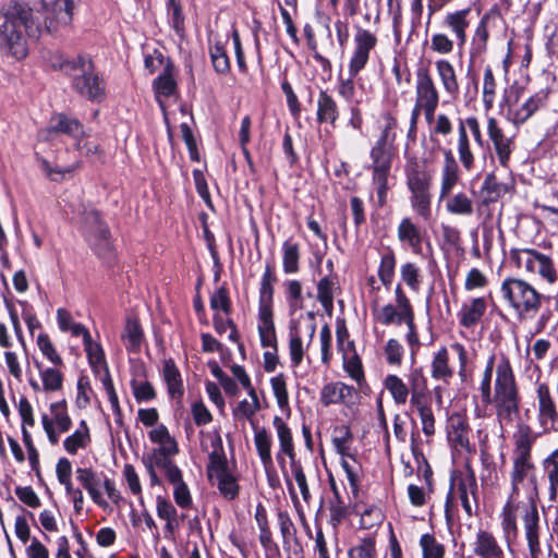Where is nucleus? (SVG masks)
<instances>
[{"label": "nucleus", "mask_w": 558, "mask_h": 558, "mask_svg": "<svg viewBox=\"0 0 558 558\" xmlns=\"http://www.w3.org/2000/svg\"><path fill=\"white\" fill-rule=\"evenodd\" d=\"M535 438L529 426L520 428L514 435L509 471L510 494L508 504L524 497L530 505L537 497L536 465L532 454Z\"/></svg>", "instance_id": "obj_1"}, {"label": "nucleus", "mask_w": 558, "mask_h": 558, "mask_svg": "<svg viewBox=\"0 0 558 558\" xmlns=\"http://www.w3.org/2000/svg\"><path fill=\"white\" fill-rule=\"evenodd\" d=\"M22 27L31 37H39L41 34V27L34 21L32 10L14 2L8 7L4 22L0 25V50L14 59H22L27 54Z\"/></svg>", "instance_id": "obj_2"}, {"label": "nucleus", "mask_w": 558, "mask_h": 558, "mask_svg": "<svg viewBox=\"0 0 558 558\" xmlns=\"http://www.w3.org/2000/svg\"><path fill=\"white\" fill-rule=\"evenodd\" d=\"M496 416L500 425H510L519 415L520 396L514 374L508 359L502 357L496 367L494 395Z\"/></svg>", "instance_id": "obj_3"}, {"label": "nucleus", "mask_w": 558, "mask_h": 558, "mask_svg": "<svg viewBox=\"0 0 558 558\" xmlns=\"http://www.w3.org/2000/svg\"><path fill=\"white\" fill-rule=\"evenodd\" d=\"M59 69L70 77L71 86L81 96L92 101L104 98V82L95 72L94 63L88 56L63 60L59 63Z\"/></svg>", "instance_id": "obj_4"}, {"label": "nucleus", "mask_w": 558, "mask_h": 558, "mask_svg": "<svg viewBox=\"0 0 558 558\" xmlns=\"http://www.w3.org/2000/svg\"><path fill=\"white\" fill-rule=\"evenodd\" d=\"M500 292L508 306L520 317H533L541 310L545 296L527 281L507 278L500 286Z\"/></svg>", "instance_id": "obj_5"}, {"label": "nucleus", "mask_w": 558, "mask_h": 558, "mask_svg": "<svg viewBox=\"0 0 558 558\" xmlns=\"http://www.w3.org/2000/svg\"><path fill=\"white\" fill-rule=\"evenodd\" d=\"M509 259L518 269L547 284H555L558 280L551 257L533 247H513L509 251Z\"/></svg>", "instance_id": "obj_6"}, {"label": "nucleus", "mask_w": 558, "mask_h": 558, "mask_svg": "<svg viewBox=\"0 0 558 558\" xmlns=\"http://www.w3.org/2000/svg\"><path fill=\"white\" fill-rule=\"evenodd\" d=\"M484 136L475 116L460 118L457 125L456 150L462 168L471 172L475 168L476 147L482 148Z\"/></svg>", "instance_id": "obj_7"}, {"label": "nucleus", "mask_w": 558, "mask_h": 558, "mask_svg": "<svg viewBox=\"0 0 558 558\" xmlns=\"http://www.w3.org/2000/svg\"><path fill=\"white\" fill-rule=\"evenodd\" d=\"M209 463L207 474L215 481L220 494L229 500L236 498L239 485L235 476L230 472L220 435L210 437Z\"/></svg>", "instance_id": "obj_8"}, {"label": "nucleus", "mask_w": 558, "mask_h": 558, "mask_svg": "<svg viewBox=\"0 0 558 558\" xmlns=\"http://www.w3.org/2000/svg\"><path fill=\"white\" fill-rule=\"evenodd\" d=\"M316 331L313 314H310V319L305 323L298 322L289 332V355L292 367H298L302 364L305 352L308 349Z\"/></svg>", "instance_id": "obj_9"}, {"label": "nucleus", "mask_w": 558, "mask_h": 558, "mask_svg": "<svg viewBox=\"0 0 558 558\" xmlns=\"http://www.w3.org/2000/svg\"><path fill=\"white\" fill-rule=\"evenodd\" d=\"M536 418L544 433L558 432V405L547 384L536 387Z\"/></svg>", "instance_id": "obj_10"}, {"label": "nucleus", "mask_w": 558, "mask_h": 558, "mask_svg": "<svg viewBox=\"0 0 558 558\" xmlns=\"http://www.w3.org/2000/svg\"><path fill=\"white\" fill-rule=\"evenodd\" d=\"M50 415L41 414L43 428L51 445L59 442L60 434L66 433L72 426V420L68 413L66 402H53L49 407Z\"/></svg>", "instance_id": "obj_11"}, {"label": "nucleus", "mask_w": 558, "mask_h": 558, "mask_svg": "<svg viewBox=\"0 0 558 558\" xmlns=\"http://www.w3.org/2000/svg\"><path fill=\"white\" fill-rule=\"evenodd\" d=\"M439 93L427 69H418L415 82V106L412 110L413 125L417 124L421 108L438 107Z\"/></svg>", "instance_id": "obj_12"}, {"label": "nucleus", "mask_w": 558, "mask_h": 558, "mask_svg": "<svg viewBox=\"0 0 558 558\" xmlns=\"http://www.w3.org/2000/svg\"><path fill=\"white\" fill-rule=\"evenodd\" d=\"M353 41L354 49L348 68L351 77H355L366 66L369 53L377 45V37L369 31L357 27Z\"/></svg>", "instance_id": "obj_13"}, {"label": "nucleus", "mask_w": 558, "mask_h": 558, "mask_svg": "<svg viewBox=\"0 0 558 558\" xmlns=\"http://www.w3.org/2000/svg\"><path fill=\"white\" fill-rule=\"evenodd\" d=\"M486 130L500 166L508 168L511 154L514 149L512 137L506 135L495 117L487 118Z\"/></svg>", "instance_id": "obj_14"}, {"label": "nucleus", "mask_w": 558, "mask_h": 558, "mask_svg": "<svg viewBox=\"0 0 558 558\" xmlns=\"http://www.w3.org/2000/svg\"><path fill=\"white\" fill-rule=\"evenodd\" d=\"M66 134L77 141L80 136H88L84 126L75 118H70L63 113L53 114L48 126L39 132L40 138L48 141L53 134Z\"/></svg>", "instance_id": "obj_15"}, {"label": "nucleus", "mask_w": 558, "mask_h": 558, "mask_svg": "<svg viewBox=\"0 0 558 558\" xmlns=\"http://www.w3.org/2000/svg\"><path fill=\"white\" fill-rule=\"evenodd\" d=\"M45 31L56 32L59 27L68 26L72 22L74 3L72 0H54L50 7L45 4Z\"/></svg>", "instance_id": "obj_16"}, {"label": "nucleus", "mask_w": 558, "mask_h": 558, "mask_svg": "<svg viewBox=\"0 0 558 558\" xmlns=\"http://www.w3.org/2000/svg\"><path fill=\"white\" fill-rule=\"evenodd\" d=\"M524 536L527 543L529 553L531 558H541V525L539 514L535 504L530 505L522 517Z\"/></svg>", "instance_id": "obj_17"}, {"label": "nucleus", "mask_w": 558, "mask_h": 558, "mask_svg": "<svg viewBox=\"0 0 558 558\" xmlns=\"http://www.w3.org/2000/svg\"><path fill=\"white\" fill-rule=\"evenodd\" d=\"M472 20V10L469 8L448 12L444 17L442 24L456 37L459 48H463L466 43V29Z\"/></svg>", "instance_id": "obj_18"}, {"label": "nucleus", "mask_w": 558, "mask_h": 558, "mask_svg": "<svg viewBox=\"0 0 558 558\" xmlns=\"http://www.w3.org/2000/svg\"><path fill=\"white\" fill-rule=\"evenodd\" d=\"M460 181L459 166L451 150L445 151V160L440 173L439 201L453 194V189Z\"/></svg>", "instance_id": "obj_19"}, {"label": "nucleus", "mask_w": 558, "mask_h": 558, "mask_svg": "<svg viewBox=\"0 0 558 558\" xmlns=\"http://www.w3.org/2000/svg\"><path fill=\"white\" fill-rule=\"evenodd\" d=\"M355 389L344 383L336 381L325 385L320 391V402L325 407L343 403L349 405L353 402Z\"/></svg>", "instance_id": "obj_20"}, {"label": "nucleus", "mask_w": 558, "mask_h": 558, "mask_svg": "<svg viewBox=\"0 0 558 558\" xmlns=\"http://www.w3.org/2000/svg\"><path fill=\"white\" fill-rule=\"evenodd\" d=\"M472 551L480 558H505L496 537L488 531L478 530L472 543Z\"/></svg>", "instance_id": "obj_21"}, {"label": "nucleus", "mask_w": 558, "mask_h": 558, "mask_svg": "<svg viewBox=\"0 0 558 558\" xmlns=\"http://www.w3.org/2000/svg\"><path fill=\"white\" fill-rule=\"evenodd\" d=\"M397 238L401 244L411 248L414 254L422 252L423 233L410 217L401 219L397 228Z\"/></svg>", "instance_id": "obj_22"}, {"label": "nucleus", "mask_w": 558, "mask_h": 558, "mask_svg": "<svg viewBox=\"0 0 558 558\" xmlns=\"http://www.w3.org/2000/svg\"><path fill=\"white\" fill-rule=\"evenodd\" d=\"M407 186L410 190L430 189L433 175L423 162L411 159L405 166Z\"/></svg>", "instance_id": "obj_23"}, {"label": "nucleus", "mask_w": 558, "mask_h": 558, "mask_svg": "<svg viewBox=\"0 0 558 558\" xmlns=\"http://www.w3.org/2000/svg\"><path fill=\"white\" fill-rule=\"evenodd\" d=\"M83 222L95 244L106 250L109 248L110 232L107 226L101 222L99 214L95 209L84 211Z\"/></svg>", "instance_id": "obj_24"}, {"label": "nucleus", "mask_w": 558, "mask_h": 558, "mask_svg": "<svg viewBox=\"0 0 558 558\" xmlns=\"http://www.w3.org/2000/svg\"><path fill=\"white\" fill-rule=\"evenodd\" d=\"M545 98L543 94H535L522 104L512 105L508 112L509 120L514 125L523 124L543 106Z\"/></svg>", "instance_id": "obj_25"}, {"label": "nucleus", "mask_w": 558, "mask_h": 558, "mask_svg": "<svg viewBox=\"0 0 558 558\" xmlns=\"http://www.w3.org/2000/svg\"><path fill=\"white\" fill-rule=\"evenodd\" d=\"M435 68L444 92L451 98H457L460 85L453 65L446 59H439L435 62Z\"/></svg>", "instance_id": "obj_26"}, {"label": "nucleus", "mask_w": 558, "mask_h": 558, "mask_svg": "<svg viewBox=\"0 0 558 558\" xmlns=\"http://www.w3.org/2000/svg\"><path fill=\"white\" fill-rule=\"evenodd\" d=\"M486 308L485 298H474L465 302L458 313L460 324L465 328H473L482 319Z\"/></svg>", "instance_id": "obj_27"}, {"label": "nucleus", "mask_w": 558, "mask_h": 558, "mask_svg": "<svg viewBox=\"0 0 558 558\" xmlns=\"http://www.w3.org/2000/svg\"><path fill=\"white\" fill-rule=\"evenodd\" d=\"M441 202H445L446 211L452 216L471 217L475 210L472 196L464 191L453 193Z\"/></svg>", "instance_id": "obj_28"}, {"label": "nucleus", "mask_w": 558, "mask_h": 558, "mask_svg": "<svg viewBox=\"0 0 558 558\" xmlns=\"http://www.w3.org/2000/svg\"><path fill=\"white\" fill-rule=\"evenodd\" d=\"M76 478L82 484V486L87 490L92 500L99 507L106 509L108 507V502L102 497L100 492V480L96 475L95 472L90 469L78 468L76 470Z\"/></svg>", "instance_id": "obj_29"}, {"label": "nucleus", "mask_w": 558, "mask_h": 558, "mask_svg": "<svg viewBox=\"0 0 558 558\" xmlns=\"http://www.w3.org/2000/svg\"><path fill=\"white\" fill-rule=\"evenodd\" d=\"M121 340L129 352H137L144 341V331L136 317H128L121 333Z\"/></svg>", "instance_id": "obj_30"}, {"label": "nucleus", "mask_w": 558, "mask_h": 558, "mask_svg": "<svg viewBox=\"0 0 558 558\" xmlns=\"http://www.w3.org/2000/svg\"><path fill=\"white\" fill-rule=\"evenodd\" d=\"M430 376L435 380L449 383L453 376V368L449 365V353L447 348H440L433 356Z\"/></svg>", "instance_id": "obj_31"}, {"label": "nucleus", "mask_w": 558, "mask_h": 558, "mask_svg": "<svg viewBox=\"0 0 558 558\" xmlns=\"http://www.w3.org/2000/svg\"><path fill=\"white\" fill-rule=\"evenodd\" d=\"M162 375L170 397L173 399L181 398L184 393V387L181 374L173 360L169 359L163 362Z\"/></svg>", "instance_id": "obj_32"}, {"label": "nucleus", "mask_w": 558, "mask_h": 558, "mask_svg": "<svg viewBox=\"0 0 558 558\" xmlns=\"http://www.w3.org/2000/svg\"><path fill=\"white\" fill-rule=\"evenodd\" d=\"M337 289L338 278L332 274L323 277L317 283V300L328 313L333 308L335 291Z\"/></svg>", "instance_id": "obj_33"}, {"label": "nucleus", "mask_w": 558, "mask_h": 558, "mask_svg": "<svg viewBox=\"0 0 558 558\" xmlns=\"http://www.w3.org/2000/svg\"><path fill=\"white\" fill-rule=\"evenodd\" d=\"M90 442V432L86 421H81L78 427L63 441L65 451L75 454L80 449H85Z\"/></svg>", "instance_id": "obj_34"}, {"label": "nucleus", "mask_w": 558, "mask_h": 558, "mask_svg": "<svg viewBox=\"0 0 558 558\" xmlns=\"http://www.w3.org/2000/svg\"><path fill=\"white\" fill-rule=\"evenodd\" d=\"M339 117V110L335 99L325 90H320L317 98V121L319 123L333 124Z\"/></svg>", "instance_id": "obj_35"}, {"label": "nucleus", "mask_w": 558, "mask_h": 558, "mask_svg": "<svg viewBox=\"0 0 558 558\" xmlns=\"http://www.w3.org/2000/svg\"><path fill=\"white\" fill-rule=\"evenodd\" d=\"M410 203L413 211L424 220L432 216L430 189L410 190Z\"/></svg>", "instance_id": "obj_36"}, {"label": "nucleus", "mask_w": 558, "mask_h": 558, "mask_svg": "<svg viewBox=\"0 0 558 558\" xmlns=\"http://www.w3.org/2000/svg\"><path fill=\"white\" fill-rule=\"evenodd\" d=\"M274 426L280 445V452L288 456L290 463L296 461L291 429L280 416L274 417Z\"/></svg>", "instance_id": "obj_37"}, {"label": "nucleus", "mask_w": 558, "mask_h": 558, "mask_svg": "<svg viewBox=\"0 0 558 558\" xmlns=\"http://www.w3.org/2000/svg\"><path fill=\"white\" fill-rule=\"evenodd\" d=\"M411 407L416 411L422 424V432L426 436H433L436 432L435 416L429 402V398L410 402Z\"/></svg>", "instance_id": "obj_38"}, {"label": "nucleus", "mask_w": 558, "mask_h": 558, "mask_svg": "<svg viewBox=\"0 0 558 558\" xmlns=\"http://www.w3.org/2000/svg\"><path fill=\"white\" fill-rule=\"evenodd\" d=\"M408 388L411 392L410 402L428 398L427 379L422 368H412L407 376Z\"/></svg>", "instance_id": "obj_39"}, {"label": "nucleus", "mask_w": 558, "mask_h": 558, "mask_svg": "<svg viewBox=\"0 0 558 558\" xmlns=\"http://www.w3.org/2000/svg\"><path fill=\"white\" fill-rule=\"evenodd\" d=\"M477 492V484L473 473H470L465 477L461 478L458 483L457 493L461 505L468 514V517L473 515V509L470 500V495L475 498Z\"/></svg>", "instance_id": "obj_40"}, {"label": "nucleus", "mask_w": 558, "mask_h": 558, "mask_svg": "<svg viewBox=\"0 0 558 558\" xmlns=\"http://www.w3.org/2000/svg\"><path fill=\"white\" fill-rule=\"evenodd\" d=\"M384 387L389 391L397 405L405 404L409 396L411 397L408 384L397 375H388L384 380Z\"/></svg>", "instance_id": "obj_41"}, {"label": "nucleus", "mask_w": 558, "mask_h": 558, "mask_svg": "<svg viewBox=\"0 0 558 558\" xmlns=\"http://www.w3.org/2000/svg\"><path fill=\"white\" fill-rule=\"evenodd\" d=\"M393 146L375 142L371 149L372 170H390Z\"/></svg>", "instance_id": "obj_42"}, {"label": "nucleus", "mask_w": 558, "mask_h": 558, "mask_svg": "<svg viewBox=\"0 0 558 558\" xmlns=\"http://www.w3.org/2000/svg\"><path fill=\"white\" fill-rule=\"evenodd\" d=\"M254 444L263 465L267 469L272 465L271 437L265 428L255 430Z\"/></svg>", "instance_id": "obj_43"}, {"label": "nucleus", "mask_w": 558, "mask_h": 558, "mask_svg": "<svg viewBox=\"0 0 558 558\" xmlns=\"http://www.w3.org/2000/svg\"><path fill=\"white\" fill-rule=\"evenodd\" d=\"M300 245L292 240H287L282 244V267L286 274H295L299 271Z\"/></svg>", "instance_id": "obj_44"}, {"label": "nucleus", "mask_w": 558, "mask_h": 558, "mask_svg": "<svg viewBox=\"0 0 558 558\" xmlns=\"http://www.w3.org/2000/svg\"><path fill=\"white\" fill-rule=\"evenodd\" d=\"M154 87L156 92V98L160 107L163 109L161 97L171 96L177 88V83L170 72L169 66H167L165 72L155 80Z\"/></svg>", "instance_id": "obj_45"}, {"label": "nucleus", "mask_w": 558, "mask_h": 558, "mask_svg": "<svg viewBox=\"0 0 558 558\" xmlns=\"http://www.w3.org/2000/svg\"><path fill=\"white\" fill-rule=\"evenodd\" d=\"M148 437L153 442L157 444L161 450H166L167 452H178L177 441L171 437L165 425H156L148 433Z\"/></svg>", "instance_id": "obj_46"}, {"label": "nucleus", "mask_w": 558, "mask_h": 558, "mask_svg": "<svg viewBox=\"0 0 558 558\" xmlns=\"http://www.w3.org/2000/svg\"><path fill=\"white\" fill-rule=\"evenodd\" d=\"M39 369V375L43 384V389L48 392L59 391L63 385L62 373L53 367L43 368L39 363L36 364Z\"/></svg>", "instance_id": "obj_47"}, {"label": "nucleus", "mask_w": 558, "mask_h": 558, "mask_svg": "<svg viewBox=\"0 0 558 558\" xmlns=\"http://www.w3.org/2000/svg\"><path fill=\"white\" fill-rule=\"evenodd\" d=\"M352 442V433L348 426H338L333 430L332 445L336 451L341 454L342 458H351L353 456L350 451Z\"/></svg>", "instance_id": "obj_48"}, {"label": "nucleus", "mask_w": 558, "mask_h": 558, "mask_svg": "<svg viewBox=\"0 0 558 558\" xmlns=\"http://www.w3.org/2000/svg\"><path fill=\"white\" fill-rule=\"evenodd\" d=\"M543 469L549 482L550 499H555L558 492V448L543 461Z\"/></svg>", "instance_id": "obj_49"}, {"label": "nucleus", "mask_w": 558, "mask_h": 558, "mask_svg": "<svg viewBox=\"0 0 558 558\" xmlns=\"http://www.w3.org/2000/svg\"><path fill=\"white\" fill-rule=\"evenodd\" d=\"M343 359V368L351 379L356 381L359 386H361L365 381L364 369L362 365V361L355 351L344 353L342 355Z\"/></svg>", "instance_id": "obj_50"}, {"label": "nucleus", "mask_w": 558, "mask_h": 558, "mask_svg": "<svg viewBox=\"0 0 558 558\" xmlns=\"http://www.w3.org/2000/svg\"><path fill=\"white\" fill-rule=\"evenodd\" d=\"M331 488L333 490V499L330 501L329 505V512H330V524L333 529H337L342 521L347 518L349 511L348 506L345 502L341 499L336 485L331 483Z\"/></svg>", "instance_id": "obj_51"}, {"label": "nucleus", "mask_w": 558, "mask_h": 558, "mask_svg": "<svg viewBox=\"0 0 558 558\" xmlns=\"http://www.w3.org/2000/svg\"><path fill=\"white\" fill-rule=\"evenodd\" d=\"M497 82L494 76L493 70L487 66L484 70L483 76V96L482 101L485 110H490L494 107L496 99Z\"/></svg>", "instance_id": "obj_52"}, {"label": "nucleus", "mask_w": 558, "mask_h": 558, "mask_svg": "<svg viewBox=\"0 0 558 558\" xmlns=\"http://www.w3.org/2000/svg\"><path fill=\"white\" fill-rule=\"evenodd\" d=\"M209 54L215 71L219 74H227L230 71V60L226 47L221 43H216L209 47Z\"/></svg>", "instance_id": "obj_53"}, {"label": "nucleus", "mask_w": 558, "mask_h": 558, "mask_svg": "<svg viewBox=\"0 0 558 558\" xmlns=\"http://www.w3.org/2000/svg\"><path fill=\"white\" fill-rule=\"evenodd\" d=\"M402 312L397 304H386L374 312V318L384 326L401 325Z\"/></svg>", "instance_id": "obj_54"}, {"label": "nucleus", "mask_w": 558, "mask_h": 558, "mask_svg": "<svg viewBox=\"0 0 558 558\" xmlns=\"http://www.w3.org/2000/svg\"><path fill=\"white\" fill-rule=\"evenodd\" d=\"M482 192L486 194L484 199L485 203L495 202L507 192V186L506 184L500 183L496 175L490 172L483 181Z\"/></svg>", "instance_id": "obj_55"}, {"label": "nucleus", "mask_w": 558, "mask_h": 558, "mask_svg": "<svg viewBox=\"0 0 558 558\" xmlns=\"http://www.w3.org/2000/svg\"><path fill=\"white\" fill-rule=\"evenodd\" d=\"M389 173L390 170H372V182L377 194L378 207H383L387 203Z\"/></svg>", "instance_id": "obj_56"}, {"label": "nucleus", "mask_w": 558, "mask_h": 558, "mask_svg": "<svg viewBox=\"0 0 558 558\" xmlns=\"http://www.w3.org/2000/svg\"><path fill=\"white\" fill-rule=\"evenodd\" d=\"M448 437L454 445L460 446L461 448H466L469 446L465 424L460 416L450 418Z\"/></svg>", "instance_id": "obj_57"}, {"label": "nucleus", "mask_w": 558, "mask_h": 558, "mask_svg": "<svg viewBox=\"0 0 558 558\" xmlns=\"http://www.w3.org/2000/svg\"><path fill=\"white\" fill-rule=\"evenodd\" d=\"M251 400H242L233 411L235 418H252L260 409V403L255 389L248 393Z\"/></svg>", "instance_id": "obj_58"}, {"label": "nucleus", "mask_w": 558, "mask_h": 558, "mask_svg": "<svg viewBox=\"0 0 558 558\" xmlns=\"http://www.w3.org/2000/svg\"><path fill=\"white\" fill-rule=\"evenodd\" d=\"M396 257L393 252H389L381 256L380 264L378 267V277L381 283L389 288L395 277Z\"/></svg>", "instance_id": "obj_59"}, {"label": "nucleus", "mask_w": 558, "mask_h": 558, "mask_svg": "<svg viewBox=\"0 0 558 558\" xmlns=\"http://www.w3.org/2000/svg\"><path fill=\"white\" fill-rule=\"evenodd\" d=\"M397 126H398L397 119L393 118L389 113L385 114L383 117V124H381L380 136L378 137V140L376 142L380 143V144H384V146L386 144L390 145V146H393L396 137H397V132H396Z\"/></svg>", "instance_id": "obj_60"}, {"label": "nucleus", "mask_w": 558, "mask_h": 558, "mask_svg": "<svg viewBox=\"0 0 558 558\" xmlns=\"http://www.w3.org/2000/svg\"><path fill=\"white\" fill-rule=\"evenodd\" d=\"M177 453L178 452H167L166 450H161V448L158 447L144 454L142 461L146 469H162L170 461L169 458Z\"/></svg>", "instance_id": "obj_61"}, {"label": "nucleus", "mask_w": 558, "mask_h": 558, "mask_svg": "<svg viewBox=\"0 0 558 558\" xmlns=\"http://www.w3.org/2000/svg\"><path fill=\"white\" fill-rule=\"evenodd\" d=\"M420 545L423 550V558H444V546L432 534H423Z\"/></svg>", "instance_id": "obj_62"}, {"label": "nucleus", "mask_w": 558, "mask_h": 558, "mask_svg": "<svg viewBox=\"0 0 558 558\" xmlns=\"http://www.w3.org/2000/svg\"><path fill=\"white\" fill-rule=\"evenodd\" d=\"M400 275L405 284L413 291L420 289V268L411 262L401 265Z\"/></svg>", "instance_id": "obj_63"}, {"label": "nucleus", "mask_w": 558, "mask_h": 558, "mask_svg": "<svg viewBox=\"0 0 558 558\" xmlns=\"http://www.w3.org/2000/svg\"><path fill=\"white\" fill-rule=\"evenodd\" d=\"M37 345L43 355L54 365H61L62 359L57 353L53 343L47 333H40L37 337Z\"/></svg>", "instance_id": "obj_64"}]
</instances>
